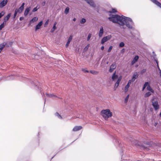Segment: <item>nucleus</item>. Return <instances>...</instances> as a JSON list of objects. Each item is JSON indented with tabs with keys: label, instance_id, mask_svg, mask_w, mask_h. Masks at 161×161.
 I'll use <instances>...</instances> for the list:
<instances>
[{
	"label": "nucleus",
	"instance_id": "38",
	"mask_svg": "<svg viewBox=\"0 0 161 161\" xmlns=\"http://www.w3.org/2000/svg\"><path fill=\"white\" fill-rule=\"evenodd\" d=\"M89 44H88L84 48V50L85 51H86L89 48Z\"/></svg>",
	"mask_w": 161,
	"mask_h": 161
},
{
	"label": "nucleus",
	"instance_id": "61",
	"mask_svg": "<svg viewBox=\"0 0 161 161\" xmlns=\"http://www.w3.org/2000/svg\"><path fill=\"white\" fill-rule=\"evenodd\" d=\"M153 55H154V57H155L156 56V54H155V52H153Z\"/></svg>",
	"mask_w": 161,
	"mask_h": 161
},
{
	"label": "nucleus",
	"instance_id": "52",
	"mask_svg": "<svg viewBox=\"0 0 161 161\" xmlns=\"http://www.w3.org/2000/svg\"><path fill=\"white\" fill-rule=\"evenodd\" d=\"M4 27L3 25H2L1 24L0 25V31L2 30V29L4 28Z\"/></svg>",
	"mask_w": 161,
	"mask_h": 161
},
{
	"label": "nucleus",
	"instance_id": "7",
	"mask_svg": "<svg viewBox=\"0 0 161 161\" xmlns=\"http://www.w3.org/2000/svg\"><path fill=\"white\" fill-rule=\"evenodd\" d=\"M15 78L14 75H11L7 76L4 77V79L5 81H10L14 80Z\"/></svg>",
	"mask_w": 161,
	"mask_h": 161
},
{
	"label": "nucleus",
	"instance_id": "22",
	"mask_svg": "<svg viewBox=\"0 0 161 161\" xmlns=\"http://www.w3.org/2000/svg\"><path fill=\"white\" fill-rule=\"evenodd\" d=\"M47 96L49 97L53 98V97H58L53 94H49L47 93H46Z\"/></svg>",
	"mask_w": 161,
	"mask_h": 161
},
{
	"label": "nucleus",
	"instance_id": "27",
	"mask_svg": "<svg viewBox=\"0 0 161 161\" xmlns=\"http://www.w3.org/2000/svg\"><path fill=\"white\" fill-rule=\"evenodd\" d=\"M90 72L93 75H97L98 74L99 72L94 70H91L90 71Z\"/></svg>",
	"mask_w": 161,
	"mask_h": 161
},
{
	"label": "nucleus",
	"instance_id": "24",
	"mask_svg": "<svg viewBox=\"0 0 161 161\" xmlns=\"http://www.w3.org/2000/svg\"><path fill=\"white\" fill-rule=\"evenodd\" d=\"M38 20V18L35 17L32 18L30 21V23H33L36 21Z\"/></svg>",
	"mask_w": 161,
	"mask_h": 161
},
{
	"label": "nucleus",
	"instance_id": "60",
	"mask_svg": "<svg viewBox=\"0 0 161 161\" xmlns=\"http://www.w3.org/2000/svg\"><path fill=\"white\" fill-rule=\"evenodd\" d=\"M57 24V22H55L53 25V26H56V25Z\"/></svg>",
	"mask_w": 161,
	"mask_h": 161
},
{
	"label": "nucleus",
	"instance_id": "54",
	"mask_svg": "<svg viewBox=\"0 0 161 161\" xmlns=\"http://www.w3.org/2000/svg\"><path fill=\"white\" fill-rule=\"evenodd\" d=\"M24 19V18L23 17H21L19 18V19L20 21H22Z\"/></svg>",
	"mask_w": 161,
	"mask_h": 161
},
{
	"label": "nucleus",
	"instance_id": "4",
	"mask_svg": "<svg viewBox=\"0 0 161 161\" xmlns=\"http://www.w3.org/2000/svg\"><path fill=\"white\" fill-rule=\"evenodd\" d=\"M135 145L141 150H149L148 148L144 146L143 143L140 142H138L137 140H135L134 142Z\"/></svg>",
	"mask_w": 161,
	"mask_h": 161
},
{
	"label": "nucleus",
	"instance_id": "35",
	"mask_svg": "<svg viewBox=\"0 0 161 161\" xmlns=\"http://www.w3.org/2000/svg\"><path fill=\"white\" fill-rule=\"evenodd\" d=\"M86 21V20L85 18H83L81 19L80 21V22L82 24H84Z\"/></svg>",
	"mask_w": 161,
	"mask_h": 161
},
{
	"label": "nucleus",
	"instance_id": "53",
	"mask_svg": "<svg viewBox=\"0 0 161 161\" xmlns=\"http://www.w3.org/2000/svg\"><path fill=\"white\" fill-rule=\"evenodd\" d=\"M120 81L121 80H119V79H118V80H117V81H116V84H117V85H118V84H119V82H120Z\"/></svg>",
	"mask_w": 161,
	"mask_h": 161
},
{
	"label": "nucleus",
	"instance_id": "55",
	"mask_svg": "<svg viewBox=\"0 0 161 161\" xmlns=\"http://www.w3.org/2000/svg\"><path fill=\"white\" fill-rule=\"evenodd\" d=\"M125 51V48H123L121 50V53H124Z\"/></svg>",
	"mask_w": 161,
	"mask_h": 161
},
{
	"label": "nucleus",
	"instance_id": "18",
	"mask_svg": "<svg viewBox=\"0 0 161 161\" xmlns=\"http://www.w3.org/2000/svg\"><path fill=\"white\" fill-rule=\"evenodd\" d=\"M31 8L30 7L27 8L25 10L24 13V15L25 16H27L29 14V12L31 10Z\"/></svg>",
	"mask_w": 161,
	"mask_h": 161
},
{
	"label": "nucleus",
	"instance_id": "21",
	"mask_svg": "<svg viewBox=\"0 0 161 161\" xmlns=\"http://www.w3.org/2000/svg\"><path fill=\"white\" fill-rule=\"evenodd\" d=\"M147 90L149 91L152 93H154V92L153 89H152L151 86L150 85V83L149 82V85H148L147 87Z\"/></svg>",
	"mask_w": 161,
	"mask_h": 161
},
{
	"label": "nucleus",
	"instance_id": "48",
	"mask_svg": "<svg viewBox=\"0 0 161 161\" xmlns=\"http://www.w3.org/2000/svg\"><path fill=\"white\" fill-rule=\"evenodd\" d=\"M153 59H154V61L156 62V63L157 64H158V61L157 59L155 57H153Z\"/></svg>",
	"mask_w": 161,
	"mask_h": 161
},
{
	"label": "nucleus",
	"instance_id": "1",
	"mask_svg": "<svg viewBox=\"0 0 161 161\" xmlns=\"http://www.w3.org/2000/svg\"><path fill=\"white\" fill-rule=\"evenodd\" d=\"M108 19L114 23H116L122 26V28L125 29L126 27L130 30L134 31L135 30V23L130 18L123 15L120 16L118 14H111L108 17Z\"/></svg>",
	"mask_w": 161,
	"mask_h": 161
},
{
	"label": "nucleus",
	"instance_id": "46",
	"mask_svg": "<svg viewBox=\"0 0 161 161\" xmlns=\"http://www.w3.org/2000/svg\"><path fill=\"white\" fill-rule=\"evenodd\" d=\"M157 67L159 71V74L160 75V74H161V70L160 69L158 64H157Z\"/></svg>",
	"mask_w": 161,
	"mask_h": 161
},
{
	"label": "nucleus",
	"instance_id": "16",
	"mask_svg": "<svg viewBox=\"0 0 161 161\" xmlns=\"http://www.w3.org/2000/svg\"><path fill=\"white\" fill-rule=\"evenodd\" d=\"M42 24L43 23L42 21H40L39 23L36 25L35 27V30L36 31L37 30L40 29Z\"/></svg>",
	"mask_w": 161,
	"mask_h": 161
},
{
	"label": "nucleus",
	"instance_id": "19",
	"mask_svg": "<svg viewBox=\"0 0 161 161\" xmlns=\"http://www.w3.org/2000/svg\"><path fill=\"white\" fill-rule=\"evenodd\" d=\"M82 128V126H76L73 128L72 130L74 131H78L81 130Z\"/></svg>",
	"mask_w": 161,
	"mask_h": 161
},
{
	"label": "nucleus",
	"instance_id": "39",
	"mask_svg": "<svg viewBox=\"0 0 161 161\" xmlns=\"http://www.w3.org/2000/svg\"><path fill=\"white\" fill-rule=\"evenodd\" d=\"M24 8L22 6H20L18 10H20V12H18L19 13H20L24 10Z\"/></svg>",
	"mask_w": 161,
	"mask_h": 161
},
{
	"label": "nucleus",
	"instance_id": "29",
	"mask_svg": "<svg viewBox=\"0 0 161 161\" xmlns=\"http://www.w3.org/2000/svg\"><path fill=\"white\" fill-rule=\"evenodd\" d=\"M114 140H115L116 142L118 144V145L119 146V144L120 143V142L119 140L117 137L115 138Z\"/></svg>",
	"mask_w": 161,
	"mask_h": 161
},
{
	"label": "nucleus",
	"instance_id": "11",
	"mask_svg": "<svg viewBox=\"0 0 161 161\" xmlns=\"http://www.w3.org/2000/svg\"><path fill=\"white\" fill-rule=\"evenodd\" d=\"M138 75H139L137 73V72H136L132 75L131 79L130 80L131 82H134L135 80L138 77Z\"/></svg>",
	"mask_w": 161,
	"mask_h": 161
},
{
	"label": "nucleus",
	"instance_id": "59",
	"mask_svg": "<svg viewBox=\"0 0 161 161\" xmlns=\"http://www.w3.org/2000/svg\"><path fill=\"white\" fill-rule=\"evenodd\" d=\"M3 78H4V77L2 76H0V81L2 80Z\"/></svg>",
	"mask_w": 161,
	"mask_h": 161
},
{
	"label": "nucleus",
	"instance_id": "20",
	"mask_svg": "<svg viewBox=\"0 0 161 161\" xmlns=\"http://www.w3.org/2000/svg\"><path fill=\"white\" fill-rule=\"evenodd\" d=\"M131 82L130 80H129L128 81L127 85L125 86V92H126L128 91Z\"/></svg>",
	"mask_w": 161,
	"mask_h": 161
},
{
	"label": "nucleus",
	"instance_id": "5",
	"mask_svg": "<svg viewBox=\"0 0 161 161\" xmlns=\"http://www.w3.org/2000/svg\"><path fill=\"white\" fill-rule=\"evenodd\" d=\"M155 99V98H153L152 99V105L154 110L156 111L159 109V107L158 101L157 100L154 101Z\"/></svg>",
	"mask_w": 161,
	"mask_h": 161
},
{
	"label": "nucleus",
	"instance_id": "30",
	"mask_svg": "<svg viewBox=\"0 0 161 161\" xmlns=\"http://www.w3.org/2000/svg\"><path fill=\"white\" fill-rule=\"evenodd\" d=\"M151 95V92H147L144 95L145 97H148Z\"/></svg>",
	"mask_w": 161,
	"mask_h": 161
},
{
	"label": "nucleus",
	"instance_id": "40",
	"mask_svg": "<svg viewBox=\"0 0 161 161\" xmlns=\"http://www.w3.org/2000/svg\"><path fill=\"white\" fill-rule=\"evenodd\" d=\"M5 13L4 11H2L0 13V19L4 15Z\"/></svg>",
	"mask_w": 161,
	"mask_h": 161
},
{
	"label": "nucleus",
	"instance_id": "32",
	"mask_svg": "<svg viewBox=\"0 0 161 161\" xmlns=\"http://www.w3.org/2000/svg\"><path fill=\"white\" fill-rule=\"evenodd\" d=\"M69 8L68 7H67L64 10V12L65 14H67L69 12Z\"/></svg>",
	"mask_w": 161,
	"mask_h": 161
},
{
	"label": "nucleus",
	"instance_id": "31",
	"mask_svg": "<svg viewBox=\"0 0 161 161\" xmlns=\"http://www.w3.org/2000/svg\"><path fill=\"white\" fill-rule=\"evenodd\" d=\"M55 115L56 116H57V117L59 119H62V117L61 116V115L58 114V112H56L55 114Z\"/></svg>",
	"mask_w": 161,
	"mask_h": 161
},
{
	"label": "nucleus",
	"instance_id": "10",
	"mask_svg": "<svg viewBox=\"0 0 161 161\" xmlns=\"http://www.w3.org/2000/svg\"><path fill=\"white\" fill-rule=\"evenodd\" d=\"M139 58V56L138 55H135L131 62V65H133L136 62L138 61Z\"/></svg>",
	"mask_w": 161,
	"mask_h": 161
},
{
	"label": "nucleus",
	"instance_id": "42",
	"mask_svg": "<svg viewBox=\"0 0 161 161\" xmlns=\"http://www.w3.org/2000/svg\"><path fill=\"white\" fill-rule=\"evenodd\" d=\"M113 47L112 46H110L108 50V53L110 52L111 51Z\"/></svg>",
	"mask_w": 161,
	"mask_h": 161
},
{
	"label": "nucleus",
	"instance_id": "34",
	"mask_svg": "<svg viewBox=\"0 0 161 161\" xmlns=\"http://www.w3.org/2000/svg\"><path fill=\"white\" fill-rule=\"evenodd\" d=\"M5 44L4 45L3 44V43L0 44V52H1L2 51L5 47Z\"/></svg>",
	"mask_w": 161,
	"mask_h": 161
},
{
	"label": "nucleus",
	"instance_id": "25",
	"mask_svg": "<svg viewBox=\"0 0 161 161\" xmlns=\"http://www.w3.org/2000/svg\"><path fill=\"white\" fill-rule=\"evenodd\" d=\"M148 85H149V82L148 81L146 82L143 85L142 91H143L144 90L146 87H147Z\"/></svg>",
	"mask_w": 161,
	"mask_h": 161
},
{
	"label": "nucleus",
	"instance_id": "15",
	"mask_svg": "<svg viewBox=\"0 0 161 161\" xmlns=\"http://www.w3.org/2000/svg\"><path fill=\"white\" fill-rule=\"evenodd\" d=\"M104 33V29L103 26H101L100 29L98 36L99 37H101L102 36Z\"/></svg>",
	"mask_w": 161,
	"mask_h": 161
},
{
	"label": "nucleus",
	"instance_id": "23",
	"mask_svg": "<svg viewBox=\"0 0 161 161\" xmlns=\"http://www.w3.org/2000/svg\"><path fill=\"white\" fill-rule=\"evenodd\" d=\"M11 13H9L5 17H4L3 18V20H5L6 21H7L9 19L10 16H11Z\"/></svg>",
	"mask_w": 161,
	"mask_h": 161
},
{
	"label": "nucleus",
	"instance_id": "43",
	"mask_svg": "<svg viewBox=\"0 0 161 161\" xmlns=\"http://www.w3.org/2000/svg\"><path fill=\"white\" fill-rule=\"evenodd\" d=\"M39 8H37V7H35L32 10V12H36L37 10Z\"/></svg>",
	"mask_w": 161,
	"mask_h": 161
},
{
	"label": "nucleus",
	"instance_id": "36",
	"mask_svg": "<svg viewBox=\"0 0 161 161\" xmlns=\"http://www.w3.org/2000/svg\"><path fill=\"white\" fill-rule=\"evenodd\" d=\"M125 46V43L123 42H120L119 45V47H123Z\"/></svg>",
	"mask_w": 161,
	"mask_h": 161
},
{
	"label": "nucleus",
	"instance_id": "33",
	"mask_svg": "<svg viewBox=\"0 0 161 161\" xmlns=\"http://www.w3.org/2000/svg\"><path fill=\"white\" fill-rule=\"evenodd\" d=\"M57 29V27L56 26H53V27L50 30V32L51 33H53L55 30Z\"/></svg>",
	"mask_w": 161,
	"mask_h": 161
},
{
	"label": "nucleus",
	"instance_id": "47",
	"mask_svg": "<svg viewBox=\"0 0 161 161\" xmlns=\"http://www.w3.org/2000/svg\"><path fill=\"white\" fill-rule=\"evenodd\" d=\"M49 21V20L47 19L45 22L44 25V26L45 27L48 24V22Z\"/></svg>",
	"mask_w": 161,
	"mask_h": 161
},
{
	"label": "nucleus",
	"instance_id": "62",
	"mask_svg": "<svg viewBox=\"0 0 161 161\" xmlns=\"http://www.w3.org/2000/svg\"><path fill=\"white\" fill-rule=\"evenodd\" d=\"M76 20V19L75 18H74L73 19V21H75Z\"/></svg>",
	"mask_w": 161,
	"mask_h": 161
},
{
	"label": "nucleus",
	"instance_id": "49",
	"mask_svg": "<svg viewBox=\"0 0 161 161\" xmlns=\"http://www.w3.org/2000/svg\"><path fill=\"white\" fill-rule=\"evenodd\" d=\"M6 21H6L5 20H3V22L1 24L2 25H3L4 27L5 26V25L6 24Z\"/></svg>",
	"mask_w": 161,
	"mask_h": 161
},
{
	"label": "nucleus",
	"instance_id": "12",
	"mask_svg": "<svg viewBox=\"0 0 161 161\" xmlns=\"http://www.w3.org/2000/svg\"><path fill=\"white\" fill-rule=\"evenodd\" d=\"M8 0H3L0 3V8H2L7 5Z\"/></svg>",
	"mask_w": 161,
	"mask_h": 161
},
{
	"label": "nucleus",
	"instance_id": "41",
	"mask_svg": "<svg viewBox=\"0 0 161 161\" xmlns=\"http://www.w3.org/2000/svg\"><path fill=\"white\" fill-rule=\"evenodd\" d=\"M129 95H128L125 98V103H126L127 102L128 99H129Z\"/></svg>",
	"mask_w": 161,
	"mask_h": 161
},
{
	"label": "nucleus",
	"instance_id": "14",
	"mask_svg": "<svg viewBox=\"0 0 161 161\" xmlns=\"http://www.w3.org/2000/svg\"><path fill=\"white\" fill-rule=\"evenodd\" d=\"M73 37V36L72 35H70L69 36L67 43L65 45V47H68L69 46V43H70L71 41L72 40V38Z\"/></svg>",
	"mask_w": 161,
	"mask_h": 161
},
{
	"label": "nucleus",
	"instance_id": "6",
	"mask_svg": "<svg viewBox=\"0 0 161 161\" xmlns=\"http://www.w3.org/2000/svg\"><path fill=\"white\" fill-rule=\"evenodd\" d=\"M111 37L112 36L111 35H108L104 37L101 40V43L103 44L106 42L110 40Z\"/></svg>",
	"mask_w": 161,
	"mask_h": 161
},
{
	"label": "nucleus",
	"instance_id": "56",
	"mask_svg": "<svg viewBox=\"0 0 161 161\" xmlns=\"http://www.w3.org/2000/svg\"><path fill=\"white\" fill-rule=\"evenodd\" d=\"M25 3H22L21 5V6H22V7H23L24 8V6L25 5Z\"/></svg>",
	"mask_w": 161,
	"mask_h": 161
},
{
	"label": "nucleus",
	"instance_id": "8",
	"mask_svg": "<svg viewBox=\"0 0 161 161\" xmlns=\"http://www.w3.org/2000/svg\"><path fill=\"white\" fill-rule=\"evenodd\" d=\"M116 67V63L114 62L110 65L109 69L108 70L110 73L112 72Z\"/></svg>",
	"mask_w": 161,
	"mask_h": 161
},
{
	"label": "nucleus",
	"instance_id": "37",
	"mask_svg": "<svg viewBox=\"0 0 161 161\" xmlns=\"http://www.w3.org/2000/svg\"><path fill=\"white\" fill-rule=\"evenodd\" d=\"M147 71V69H142L140 71V73L141 74H143L144 73H145Z\"/></svg>",
	"mask_w": 161,
	"mask_h": 161
},
{
	"label": "nucleus",
	"instance_id": "64",
	"mask_svg": "<svg viewBox=\"0 0 161 161\" xmlns=\"http://www.w3.org/2000/svg\"><path fill=\"white\" fill-rule=\"evenodd\" d=\"M157 125V123H155V124H154V125H155V126H156Z\"/></svg>",
	"mask_w": 161,
	"mask_h": 161
},
{
	"label": "nucleus",
	"instance_id": "58",
	"mask_svg": "<svg viewBox=\"0 0 161 161\" xmlns=\"http://www.w3.org/2000/svg\"><path fill=\"white\" fill-rule=\"evenodd\" d=\"M121 79H122V77L121 76H119V77H118V79H119V80H121Z\"/></svg>",
	"mask_w": 161,
	"mask_h": 161
},
{
	"label": "nucleus",
	"instance_id": "51",
	"mask_svg": "<svg viewBox=\"0 0 161 161\" xmlns=\"http://www.w3.org/2000/svg\"><path fill=\"white\" fill-rule=\"evenodd\" d=\"M45 3L46 2L45 1H44L41 3V5L42 6H44L45 5Z\"/></svg>",
	"mask_w": 161,
	"mask_h": 161
},
{
	"label": "nucleus",
	"instance_id": "63",
	"mask_svg": "<svg viewBox=\"0 0 161 161\" xmlns=\"http://www.w3.org/2000/svg\"><path fill=\"white\" fill-rule=\"evenodd\" d=\"M31 23H30V22H29V23L28 24V26H30V25H31Z\"/></svg>",
	"mask_w": 161,
	"mask_h": 161
},
{
	"label": "nucleus",
	"instance_id": "3",
	"mask_svg": "<svg viewBox=\"0 0 161 161\" xmlns=\"http://www.w3.org/2000/svg\"><path fill=\"white\" fill-rule=\"evenodd\" d=\"M102 116L105 119H107L112 116V113L108 109L103 110L101 112Z\"/></svg>",
	"mask_w": 161,
	"mask_h": 161
},
{
	"label": "nucleus",
	"instance_id": "50",
	"mask_svg": "<svg viewBox=\"0 0 161 161\" xmlns=\"http://www.w3.org/2000/svg\"><path fill=\"white\" fill-rule=\"evenodd\" d=\"M119 84H118V85H117V84H116V83H115V86H114V90H115L118 87V86L119 85Z\"/></svg>",
	"mask_w": 161,
	"mask_h": 161
},
{
	"label": "nucleus",
	"instance_id": "26",
	"mask_svg": "<svg viewBox=\"0 0 161 161\" xmlns=\"http://www.w3.org/2000/svg\"><path fill=\"white\" fill-rule=\"evenodd\" d=\"M18 12H20V10H18L17 9H16L15 10V12H14V16H13V18L14 19V18H16V15H17V13Z\"/></svg>",
	"mask_w": 161,
	"mask_h": 161
},
{
	"label": "nucleus",
	"instance_id": "28",
	"mask_svg": "<svg viewBox=\"0 0 161 161\" xmlns=\"http://www.w3.org/2000/svg\"><path fill=\"white\" fill-rule=\"evenodd\" d=\"M117 12V10L116 9L112 8L111 11H109V13H114L115 14Z\"/></svg>",
	"mask_w": 161,
	"mask_h": 161
},
{
	"label": "nucleus",
	"instance_id": "9",
	"mask_svg": "<svg viewBox=\"0 0 161 161\" xmlns=\"http://www.w3.org/2000/svg\"><path fill=\"white\" fill-rule=\"evenodd\" d=\"M91 7L93 8H95L96 5L93 0H84Z\"/></svg>",
	"mask_w": 161,
	"mask_h": 161
},
{
	"label": "nucleus",
	"instance_id": "44",
	"mask_svg": "<svg viewBox=\"0 0 161 161\" xmlns=\"http://www.w3.org/2000/svg\"><path fill=\"white\" fill-rule=\"evenodd\" d=\"M82 70L84 73H88L90 72V71H89L88 70H86L85 69H82Z\"/></svg>",
	"mask_w": 161,
	"mask_h": 161
},
{
	"label": "nucleus",
	"instance_id": "13",
	"mask_svg": "<svg viewBox=\"0 0 161 161\" xmlns=\"http://www.w3.org/2000/svg\"><path fill=\"white\" fill-rule=\"evenodd\" d=\"M13 42L12 41H9L8 42H4L3 43V44L4 45L5 44H6L5 45V46H6L7 47H11L13 44Z\"/></svg>",
	"mask_w": 161,
	"mask_h": 161
},
{
	"label": "nucleus",
	"instance_id": "2",
	"mask_svg": "<svg viewBox=\"0 0 161 161\" xmlns=\"http://www.w3.org/2000/svg\"><path fill=\"white\" fill-rule=\"evenodd\" d=\"M22 80L23 81L29 82H30L32 87L36 89H37L40 92H41V86L39 83L38 82L34 81L33 80L28 79L27 78H26L25 77L22 76Z\"/></svg>",
	"mask_w": 161,
	"mask_h": 161
},
{
	"label": "nucleus",
	"instance_id": "45",
	"mask_svg": "<svg viewBox=\"0 0 161 161\" xmlns=\"http://www.w3.org/2000/svg\"><path fill=\"white\" fill-rule=\"evenodd\" d=\"M91 34L90 33H89L87 36V41H88L90 40L91 37Z\"/></svg>",
	"mask_w": 161,
	"mask_h": 161
},
{
	"label": "nucleus",
	"instance_id": "17",
	"mask_svg": "<svg viewBox=\"0 0 161 161\" xmlns=\"http://www.w3.org/2000/svg\"><path fill=\"white\" fill-rule=\"evenodd\" d=\"M116 71H115V72L113 73L112 75V79L113 81H114L117 79L118 78V75L117 74H116Z\"/></svg>",
	"mask_w": 161,
	"mask_h": 161
},
{
	"label": "nucleus",
	"instance_id": "57",
	"mask_svg": "<svg viewBox=\"0 0 161 161\" xmlns=\"http://www.w3.org/2000/svg\"><path fill=\"white\" fill-rule=\"evenodd\" d=\"M104 46H102L101 47V49L102 50H104Z\"/></svg>",
	"mask_w": 161,
	"mask_h": 161
}]
</instances>
